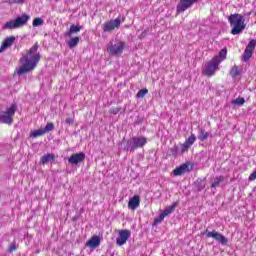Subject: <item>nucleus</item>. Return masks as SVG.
Wrapping results in <instances>:
<instances>
[{
  "mask_svg": "<svg viewBox=\"0 0 256 256\" xmlns=\"http://www.w3.org/2000/svg\"><path fill=\"white\" fill-rule=\"evenodd\" d=\"M37 51H39V44L36 42L28 53L20 59V63L23 64L17 70L18 75H25V73H29V71H33L37 67V63L41 60V54L37 53Z\"/></svg>",
  "mask_w": 256,
  "mask_h": 256,
  "instance_id": "f257e3e1",
  "label": "nucleus"
},
{
  "mask_svg": "<svg viewBox=\"0 0 256 256\" xmlns=\"http://www.w3.org/2000/svg\"><path fill=\"white\" fill-rule=\"evenodd\" d=\"M228 21L230 23V27H232L231 34L232 35H241L243 31H245V17L241 14H231L228 17Z\"/></svg>",
  "mask_w": 256,
  "mask_h": 256,
  "instance_id": "f03ea898",
  "label": "nucleus"
},
{
  "mask_svg": "<svg viewBox=\"0 0 256 256\" xmlns=\"http://www.w3.org/2000/svg\"><path fill=\"white\" fill-rule=\"evenodd\" d=\"M29 19H31V16L27 14H22L21 16H18L6 23L2 26L3 31L9 30L13 31L15 29H21V27H25L27 23H29Z\"/></svg>",
  "mask_w": 256,
  "mask_h": 256,
  "instance_id": "7ed1b4c3",
  "label": "nucleus"
},
{
  "mask_svg": "<svg viewBox=\"0 0 256 256\" xmlns=\"http://www.w3.org/2000/svg\"><path fill=\"white\" fill-rule=\"evenodd\" d=\"M147 145V138L144 136H134L126 142L124 151H137Z\"/></svg>",
  "mask_w": 256,
  "mask_h": 256,
  "instance_id": "20e7f679",
  "label": "nucleus"
},
{
  "mask_svg": "<svg viewBox=\"0 0 256 256\" xmlns=\"http://www.w3.org/2000/svg\"><path fill=\"white\" fill-rule=\"evenodd\" d=\"M16 112L17 104L12 103L11 106L4 112V114L0 115V123L11 125V123H13V115H15Z\"/></svg>",
  "mask_w": 256,
  "mask_h": 256,
  "instance_id": "39448f33",
  "label": "nucleus"
},
{
  "mask_svg": "<svg viewBox=\"0 0 256 256\" xmlns=\"http://www.w3.org/2000/svg\"><path fill=\"white\" fill-rule=\"evenodd\" d=\"M125 42L118 41L116 44H113V42H110L107 46V52L112 56L121 55L123 53V50L125 49Z\"/></svg>",
  "mask_w": 256,
  "mask_h": 256,
  "instance_id": "423d86ee",
  "label": "nucleus"
},
{
  "mask_svg": "<svg viewBox=\"0 0 256 256\" xmlns=\"http://www.w3.org/2000/svg\"><path fill=\"white\" fill-rule=\"evenodd\" d=\"M193 171V163L186 162L184 164H181L180 166L176 167L173 170V175L175 177H179L181 175H185V173H191Z\"/></svg>",
  "mask_w": 256,
  "mask_h": 256,
  "instance_id": "0eeeda50",
  "label": "nucleus"
},
{
  "mask_svg": "<svg viewBox=\"0 0 256 256\" xmlns=\"http://www.w3.org/2000/svg\"><path fill=\"white\" fill-rule=\"evenodd\" d=\"M199 0H180L176 6L177 13H185L187 9H191Z\"/></svg>",
  "mask_w": 256,
  "mask_h": 256,
  "instance_id": "6e6552de",
  "label": "nucleus"
},
{
  "mask_svg": "<svg viewBox=\"0 0 256 256\" xmlns=\"http://www.w3.org/2000/svg\"><path fill=\"white\" fill-rule=\"evenodd\" d=\"M121 27V18H116L114 20H110L103 25L104 33H111V31H115V29H119Z\"/></svg>",
  "mask_w": 256,
  "mask_h": 256,
  "instance_id": "1a4fd4ad",
  "label": "nucleus"
},
{
  "mask_svg": "<svg viewBox=\"0 0 256 256\" xmlns=\"http://www.w3.org/2000/svg\"><path fill=\"white\" fill-rule=\"evenodd\" d=\"M129 237H131V230H119L118 238L116 239V245L123 247V245L129 241Z\"/></svg>",
  "mask_w": 256,
  "mask_h": 256,
  "instance_id": "9d476101",
  "label": "nucleus"
},
{
  "mask_svg": "<svg viewBox=\"0 0 256 256\" xmlns=\"http://www.w3.org/2000/svg\"><path fill=\"white\" fill-rule=\"evenodd\" d=\"M217 69H219V63L216 62L215 58H213L210 62H208L205 65L204 74L207 75V77H213Z\"/></svg>",
  "mask_w": 256,
  "mask_h": 256,
  "instance_id": "9b49d317",
  "label": "nucleus"
},
{
  "mask_svg": "<svg viewBox=\"0 0 256 256\" xmlns=\"http://www.w3.org/2000/svg\"><path fill=\"white\" fill-rule=\"evenodd\" d=\"M177 207V202H174L172 205L168 206L163 212L155 219V223H161L165 217L171 215L175 211Z\"/></svg>",
  "mask_w": 256,
  "mask_h": 256,
  "instance_id": "f8f14e48",
  "label": "nucleus"
},
{
  "mask_svg": "<svg viewBox=\"0 0 256 256\" xmlns=\"http://www.w3.org/2000/svg\"><path fill=\"white\" fill-rule=\"evenodd\" d=\"M207 237H211L212 239H215L218 241V243H221V245H227L229 243V240L227 237H225L223 234L217 232V231H212V232H207Z\"/></svg>",
  "mask_w": 256,
  "mask_h": 256,
  "instance_id": "ddd939ff",
  "label": "nucleus"
},
{
  "mask_svg": "<svg viewBox=\"0 0 256 256\" xmlns=\"http://www.w3.org/2000/svg\"><path fill=\"white\" fill-rule=\"evenodd\" d=\"M83 161H85V153L83 152L72 154L68 159L70 165H78V163H83Z\"/></svg>",
  "mask_w": 256,
  "mask_h": 256,
  "instance_id": "4468645a",
  "label": "nucleus"
},
{
  "mask_svg": "<svg viewBox=\"0 0 256 256\" xmlns=\"http://www.w3.org/2000/svg\"><path fill=\"white\" fill-rule=\"evenodd\" d=\"M15 36H9L4 39L0 46V53H3L6 49H9L15 43Z\"/></svg>",
  "mask_w": 256,
  "mask_h": 256,
  "instance_id": "2eb2a0df",
  "label": "nucleus"
},
{
  "mask_svg": "<svg viewBox=\"0 0 256 256\" xmlns=\"http://www.w3.org/2000/svg\"><path fill=\"white\" fill-rule=\"evenodd\" d=\"M141 205V197L139 195H134L132 199L128 202V208L135 211Z\"/></svg>",
  "mask_w": 256,
  "mask_h": 256,
  "instance_id": "dca6fc26",
  "label": "nucleus"
},
{
  "mask_svg": "<svg viewBox=\"0 0 256 256\" xmlns=\"http://www.w3.org/2000/svg\"><path fill=\"white\" fill-rule=\"evenodd\" d=\"M101 245V238L99 236H93L86 242V247H90V249H97Z\"/></svg>",
  "mask_w": 256,
  "mask_h": 256,
  "instance_id": "f3484780",
  "label": "nucleus"
},
{
  "mask_svg": "<svg viewBox=\"0 0 256 256\" xmlns=\"http://www.w3.org/2000/svg\"><path fill=\"white\" fill-rule=\"evenodd\" d=\"M83 29V26L81 25H71L69 31L65 32V37H71V35H75V33H79Z\"/></svg>",
  "mask_w": 256,
  "mask_h": 256,
  "instance_id": "a211bd4d",
  "label": "nucleus"
},
{
  "mask_svg": "<svg viewBox=\"0 0 256 256\" xmlns=\"http://www.w3.org/2000/svg\"><path fill=\"white\" fill-rule=\"evenodd\" d=\"M215 61L219 64L227 59V48L220 50L219 55L214 57Z\"/></svg>",
  "mask_w": 256,
  "mask_h": 256,
  "instance_id": "6ab92c4d",
  "label": "nucleus"
},
{
  "mask_svg": "<svg viewBox=\"0 0 256 256\" xmlns=\"http://www.w3.org/2000/svg\"><path fill=\"white\" fill-rule=\"evenodd\" d=\"M49 132V129H44V130H34L30 133V138L31 139H37V137H43L45 133Z\"/></svg>",
  "mask_w": 256,
  "mask_h": 256,
  "instance_id": "aec40b11",
  "label": "nucleus"
},
{
  "mask_svg": "<svg viewBox=\"0 0 256 256\" xmlns=\"http://www.w3.org/2000/svg\"><path fill=\"white\" fill-rule=\"evenodd\" d=\"M223 181H225V177L224 176H217L214 178V181L211 183V188L215 189V187H219V185H221V183H223Z\"/></svg>",
  "mask_w": 256,
  "mask_h": 256,
  "instance_id": "412c9836",
  "label": "nucleus"
},
{
  "mask_svg": "<svg viewBox=\"0 0 256 256\" xmlns=\"http://www.w3.org/2000/svg\"><path fill=\"white\" fill-rule=\"evenodd\" d=\"M52 160V161H55V155L54 154H46V155H43L41 158H40V161L42 163V165H46V163H49V160Z\"/></svg>",
  "mask_w": 256,
  "mask_h": 256,
  "instance_id": "4be33fe9",
  "label": "nucleus"
},
{
  "mask_svg": "<svg viewBox=\"0 0 256 256\" xmlns=\"http://www.w3.org/2000/svg\"><path fill=\"white\" fill-rule=\"evenodd\" d=\"M79 37L76 36V37H73L71 38L68 42H67V45L70 49H74V47H77V45H79Z\"/></svg>",
  "mask_w": 256,
  "mask_h": 256,
  "instance_id": "5701e85b",
  "label": "nucleus"
},
{
  "mask_svg": "<svg viewBox=\"0 0 256 256\" xmlns=\"http://www.w3.org/2000/svg\"><path fill=\"white\" fill-rule=\"evenodd\" d=\"M206 185H207V182H205V180H203V179H198L195 182V186L198 191H203V189H205Z\"/></svg>",
  "mask_w": 256,
  "mask_h": 256,
  "instance_id": "b1692460",
  "label": "nucleus"
},
{
  "mask_svg": "<svg viewBox=\"0 0 256 256\" xmlns=\"http://www.w3.org/2000/svg\"><path fill=\"white\" fill-rule=\"evenodd\" d=\"M238 75H241V72L239 71V66L235 65L230 70V77L235 79V77H238Z\"/></svg>",
  "mask_w": 256,
  "mask_h": 256,
  "instance_id": "393cba45",
  "label": "nucleus"
},
{
  "mask_svg": "<svg viewBox=\"0 0 256 256\" xmlns=\"http://www.w3.org/2000/svg\"><path fill=\"white\" fill-rule=\"evenodd\" d=\"M250 57H253V51L246 48L242 55V61L247 62Z\"/></svg>",
  "mask_w": 256,
  "mask_h": 256,
  "instance_id": "a878e982",
  "label": "nucleus"
},
{
  "mask_svg": "<svg viewBox=\"0 0 256 256\" xmlns=\"http://www.w3.org/2000/svg\"><path fill=\"white\" fill-rule=\"evenodd\" d=\"M208 137H211V133H209V132H207V131H205V130H201L200 131V134H199V136H198V139L200 140V141H207V138Z\"/></svg>",
  "mask_w": 256,
  "mask_h": 256,
  "instance_id": "bb28decb",
  "label": "nucleus"
},
{
  "mask_svg": "<svg viewBox=\"0 0 256 256\" xmlns=\"http://www.w3.org/2000/svg\"><path fill=\"white\" fill-rule=\"evenodd\" d=\"M232 105H237L238 107H241L243 105H245V98L243 97H238L234 100H232Z\"/></svg>",
  "mask_w": 256,
  "mask_h": 256,
  "instance_id": "cd10ccee",
  "label": "nucleus"
},
{
  "mask_svg": "<svg viewBox=\"0 0 256 256\" xmlns=\"http://www.w3.org/2000/svg\"><path fill=\"white\" fill-rule=\"evenodd\" d=\"M149 93V90L147 88L141 89L138 91V93L136 94L137 99H143V97H145V95H147Z\"/></svg>",
  "mask_w": 256,
  "mask_h": 256,
  "instance_id": "c85d7f7f",
  "label": "nucleus"
},
{
  "mask_svg": "<svg viewBox=\"0 0 256 256\" xmlns=\"http://www.w3.org/2000/svg\"><path fill=\"white\" fill-rule=\"evenodd\" d=\"M43 23H44L43 18H35L32 22V25L33 27H41Z\"/></svg>",
  "mask_w": 256,
  "mask_h": 256,
  "instance_id": "c756f323",
  "label": "nucleus"
},
{
  "mask_svg": "<svg viewBox=\"0 0 256 256\" xmlns=\"http://www.w3.org/2000/svg\"><path fill=\"white\" fill-rule=\"evenodd\" d=\"M255 47H256V40L253 39V40H251V41L248 43L246 49H248V51H252V52H253V51H255Z\"/></svg>",
  "mask_w": 256,
  "mask_h": 256,
  "instance_id": "7c9ffc66",
  "label": "nucleus"
},
{
  "mask_svg": "<svg viewBox=\"0 0 256 256\" xmlns=\"http://www.w3.org/2000/svg\"><path fill=\"white\" fill-rule=\"evenodd\" d=\"M196 140L197 137L195 136V134H191L185 142H187L191 147Z\"/></svg>",
  "mask_w": 256,
  "mask_h": 256,
  "instance_id": "2f4dec72",
  "label": "nucleus"
},
{
  "mask_svg": "<svg viewBox=\"0 0 256 256\" xmlns=\"http://www.w3.org/2000/svg\"><path fill=\"white\" fill-rule=\"evenodd\" d=\"M189 147H191L187 142H184L181 145V153H187L189 151Z\"/></svg>",
  "mask_w": 256,
  "mask_h": 256,
  "instance_id": "473e14b6",
  "label": "nucleus"
},
{
  "mask_svg": "<svg viewBox=\"0 0 256 256\" xmlns=\"http://www.w3.org/2000/svg\"><path fill=\"white\" fill-rule=\"evenodd\" d=\"M14 251H17V243L15 241L9 246V253H14Z\"/></svg>",
  "mask_w": 256,
  "mask_h": 256,
  "instance_id": "72a5a7b5",
  "label": "nucleus"
},
{
  "mask_svg": "<svg viewBox=\"0 0 256 256\" xmlns=\"http://www.w3.org/2000/svg\"><path fill=\"white\" fill-rule=\"evenodd\" d=\"M119 111H121V108H111L110 109V113H112V115H117V113H119Z\"/></svg>",
  "mask_w": 256,
  "mask_h": 256,
  "instance_id": "f704fd0d",
  "label": "nucleus"
},
{
  "mask_svg": "<svg viewBox=\"0 0 256 256\" xmlns=\"http://www.w3.org/2000/svg\"><path fill=\"white\" fill-rule=\"evenodd\" d=\"M255 179H256V170L250 174L249 181H255Z\"/></svg>",
  "mask_w": 256,
  "mask_h": 256,
  "instance_id": "c9c22d12",
  "label": "nucleus"
},
{
  "mask_svg": "<svg viewBox=\"0 0 256 256\" xmlns=\"http://www.w3.org/2000/svg\"><path fill=\"white\" fill-rule=\"evenodd\" d=\"M73 123H74L73 118H67V119L65 120V124H66V125H73Z\"/></svg>",
  "mask_w": 256,
  "mask_h": 256,
  "instance_id": "e433bc0d",
  "label": "nucleus"
},
{
  "mask_svg": "<svg viewBox=\"0 0 256 256\" xmlns=\"http://www.w3.org/2000/svg\"><path fill=\"white\" fill-rule=\"evenodd\" d=\"M55 127V125L53 123H48L44 129H53Z\"/></svg>",
  "mask_w": 256,
  "mask_h": 256,
  "instance_id": "4c0bfd02",
  "label": "nucleus"
},
{
  "mask_svg": "<svg viewBox=\"0 0 256 256\" xmlns=\"http://www.w3.org/2000/svg\"><path fill=\"white\" fill-rule=\"evenodd\" d=\"M14 3L21 5V4L25 3V0H14Z\"/></svg>",
  "mask_w": 256,
  "mask_h": 256,
  "instance_id": "58836bf2",
  "label": "nucleus"
},
{
  "mask_svg": "<svg viewBox=\"0 0 256 256\" xmlns=\"http://www.w3.org/2000/svg\"><path fill=\"white\" fill-rule=\"evenodd\" d=\"M205 233L207 234V233H209V232L206 230L205 232H202V235H205Z\"/></svg>",
  "mask_w": 256,
  "mask_h": 256,
  "instance_id": "ea45409f",
  "label": "nucleus"
},
{
  "mask_svg": "<svg viewBox=\"0 0 256 256\" xmlns=\"http://www.w3.org/2000/svg\"><path fill=\"white\" fill-rule=\"evenodd\" d=\"M174 149L177 151V147H174Z\"/></svg>",
  "mask_w": 256,
  "mask_h": 256,
  "instance_id": "a19ab883",
  "label": "nucleus"
}]
</instances>
